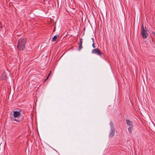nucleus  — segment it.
<instances>
[{
    "mask_svg": "<svg viewBox=\"0 0 155 155\" xmlns=\"http://www.w3.org/2000/svg\"><path fill=\"white\" fill-rule=\"evenodd\" d=\"M51 73V71H50V73L48 74L47 78H46V79L45 80V81L48 78V77H49V76L50 75V74Z\"/></svg>",
    "mask_w": 155,
    "mask_h": 155,
    "instance_id": "obj_12",
    "label": "nucleus"
},
{
    "mask_svg": "<svg viewBox=\"0 0 155 155\" xmlns=\"http://www.w3.org/2000/svg\"><path fill=\"white\" fill-rule=\"evenodd\" d=\"M115 133V129L113 127H112L111 128V131L110 132V134L109 137H113L114 134Z\"/></svg>",
    "mask_w": 155,
    "mask_h": 155,
    "instance_id": "obj_5",
    "label": "nucleus"
},
{
    "mask_svg": "<svg viewBox=\"0 0 155 155\" xmlns=\"http://www.w3.org/2000/svg\"><path fill=\"white\" fill-rule=\"evenodd\" d=\"M92 53L99 55L103 54V53L98 48L92 50Z\"/></svg>",
    "mask_w": 155,
    "mask_h": 155,
    "instance_id": "obj_4",
    "label": "nucleus"
},
{
    "mask_svg": "<svg viewBox=\"0 0 155 155\" xmlns=\"http://www.w3.org/2000/svg\"><path fill=\"white\" fill-rule=\"evenodd\" d=\"M26 38H20L18 41L17 48L19 50H23L25 47L26 43Z\"/></svg>",
    "mask_w": 155,
    "mask_h": 155,
    "instance_id": "obj_1",
    "label": "nucleus"
},
{
    "mask_svg": "<svg viewBox=\"0 0 155 155\" xmlns=\"http://www.w3.org/2000/svg\"><path fill=\"white\" fill-rule=\"evenodd\" d=\"M148 30L146 26L144 27L143 24L142 25L141 28V35L142 36L143 38V39H146L147 38L148 33Z\"/></svg>",
    "mask_w": 155,
    "mask_h": 155,
    "instance_id": "obj_2",
    "label": "nucleus"
},
{
    "mask_svg": "<svg viewBox=\"0 0 155 155\" xmlns=\"http://www.w3.org/2000/svg\"><path fill=\"white\" fill-rule=\"evenodd\" d=\"M13 116L14 118H12V120L17 121L18 123H20L21 122V120H18V118H19L21 116V114L19 112L17 111H14Z\"/></svg>",
    "mask_w": 155,
    "mask_h": 155,
    "instance_id": "obj_3",
    "label": "nucleus"
},
{
    "mask_svg": "<svg viewBox=\"0 0 155 155\" xmlns=\"http://www.w3.org/2000/svg\"><path fill=\"white\" fill-rule=\"evenodd\" d=\"M82 39L81 38L80 39V43L79 44V46L78 48V50L79 51H80L83 48L82 46Z\"/></svg>",
    "mask_w": 155,
    "mask_h": 155,
    "instance_id": "obj_7",
    "label": "nucleus"
},
{
    "mask_svg": "<svg viewBox=\"0 0 155 155\" xmlns=\"http://www.w3.org/2000/svg\"><path fill=\"white\" fill-rule=\"evenodd\" d=\"M127 124L128 126L130 127H133L132 122L131 121L128 120H126Z\"/></svg>",
    "mask_w": 155,
    "mask_h": 155,
    "instance_id": "obj_8",
    "label": "nucleus"
},
{
    "mask_svg": "<svg viewBox=\"0 0 155 155\" xmlns=\"http://www.w3.org/2000/svg\"><path fill=\"white\" fill-rule=\"evenodd\" d=\"M91 39L92 40V42H93V41H94V40L93 38H92Z\"/></svg>",
    "mask_w": 155,
    "mask_h": 155,
    "instance_id": "obj_14",
    "label": "nucleus"
},
{
    "mask_svg": "<svg viewBox=\"0 0 155 155\" xmlns=\"http://www.w3.org/2000/svg\"><path fill=\"white\" fill-rule=\"evenodd\" d=\"M58 36H59V35H55L53 38H52V39H51V41H55L57 38H58Z\"/></svg>",
    "mask_w": 155,
    "mask_h": 155,
    "instance_id": "obj_9",
    "label": "nucleus"
},
{
    "mask_svg": "<svg viewBox=\"0 0 155 155\" xmlns=\"http://www.w3.org/2000/svg\"><path fill=\"white\" fill-rule=\"evenodd\" d=\"M92 46L94 48H95V46L94 45V41H93V43L92 45Z\"/></svg>",
    "mask_w": 155,
    "mask_h": 155,
    "instance_id": "obj_11",
    "label": "nucleus"
},
{
    "mask_svg": "<svg viewBox=\"0 0 155 155\" xmlns=\"http://www.w3.org/2000/svg\"><path fill=\"white\" fill-rule=\"evenodd\" d=\"M128 131L131 134L132 133V131L133 129V127H129Z\"/></svg>",
    "mask_w": 155,
    "mask_h": 155,
    "instance_id": "obj_10",
    "label": "nucleus"
},
{
    "mask_svg": "<svg viewBox=\"0 0 155 155\" xmlns=\"http://www.w3.org/2000/svg\"><path fill=\"white\" fill-rule=\"evenodd\" d=\"M152 34L155 37V32H153L152 33Z\"/></svg>",
    "mask_w": 155,
    "mask_h": 155,
    "instance_id": "obj_13",
    "label": "nucleus"
},
{
    "mask_svg": "<svg viewBox=\"0 0 155 155\" xmlns=\"http://www.w3.org/2000/svg\"><path fill=\"white\" fill-rule=\"evenodd\" d=\"M7 78L6 73L4 71L2 74L1 79L3 80H6Z\"/></svg>",
    "mask_w": 155,
    "mask_h": 155,
    "instance_id": "obj_6",
    "label": "nucleus"
}]
</instances>
